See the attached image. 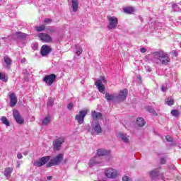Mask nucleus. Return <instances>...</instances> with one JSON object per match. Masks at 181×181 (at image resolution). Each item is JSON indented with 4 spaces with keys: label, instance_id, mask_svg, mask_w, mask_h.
<instances>
[{
    "label": "nucleus",
    "instance_id": "f257e3e1",
    "mask_svg": "<svg viewBox=\"0 0 181 181\" xmlns=\"http://www.w3.org/2000/svg\"><path fill=\"white\" fill-rule=\"evenodd\" d=\"M153 54L155 56L156 59H158L162 63V64H168L169 63V55H168V53L164 52L163 51H158L153 53Z\"/></svg>",
    "mask_w": 181,
    "mask_h": 181
},
{
    "label": "nucleus",
    "instance_id": "f03ea898",
    "mask_svg": "<svg viewBox=\"0 0 181 181\" xmlns=\"http://www.w3.org/2000/svg\"><path fill=\"white\" fill-rule=\"evenodd\" d=\"M64 156L63 153H59L54 158H52L49 162L47 164V168H52V166H57L63 162V157Z\"/></svg>",
    "mask_w": 181,
    "mask_h": 181
},
{
    "label": "nucleus",
    "instance_id": "7ed1b4c3",
    "mask_svg": "<svg viewBox=\"0 0 181 181\" xmlns=\"http://www.w3.org/2000/svg\"><path fill=\"white\" fill-rule=\"evenodd\" d=\"M107 19L109 22L107 25V29L109 30H114V29H117V26H118V18L115 16H107Z\"/></svg>",
    "mask_w": 181,
    "mask_h": 181
},
{
    "label": "nucleus",
    "instance_id": "20e7f679",
    "mask_svg": "<svg viewBox=\"0 0 181 181\" xmlns=\"http://www.w3.org/2000/svg\"><path fill=\"white\" fill-rule=\"evenodd\" d=\"M87 114H88V111L87 110H80L78 114L75 116V119L79 125L84 124V118H86V115H87Z\"/></svg>",
    "mask_w": 181,
    "mask_h": 181
},
{
    "label": "nucleus",
    "instance_id": "39448f33",
    "mask_svg": "<svg viewBox=\"0 0 181 181\" xmlns=\"http://www.w3.org/2000/svg\"><path fill=\"white\" fill-rule=\"evenodd\" d=\"M65 141H66V138H64V136L57 139L53 142L54 151H60V148H62V145L64 144Z\"/></svg>",
    "mask_w": 181,
    "mask_h": 181
},
{
    "label": "nucleus",
    "instance_id": "423d86ee",
    "mask_svg": "<svg viewBox=\"0 0 181 181\" xmlns=\"http://www.w3.org/2000/svg\"><path fill=\"white\" fill-rule=\"evenodd\" d=\"M48 160H50V156H44V157L40 158L37 160L35 161L33 165L34 166H37V168H41V166L46 165Z\"/></svg>",
    "mask_w": 181,
    "mask_h": 181
},
{
    "label": "nucleus",
    "instance_id": "0eeeda50",
    "mask_svg": "<svg viewBox=\"0 0 181 181\" xmlns=\"http://www.w3.org/2000/svg\"><path fill=\"white\" fill-rule=\"evenodd\" d=\"M13 116L15 121L17 122V124H20V125H22V124H24L25 119H23V117H22V116L19 113V111H18L17 110H13Z\"/></svg>",
    "mask_w": 181,
    "mask_h": 181
},
{
    "label": "nucleus",
    "instance_id": "6e6552de",
    "mask_svg": "<svg viewBox=\"0 0 181 181\" xmlns=\"http://www.w3.org/2000/svg\"><path fill=\"white\" fill-rule=\"evenodd\" d=\"M43 81L47 84V86H52V84L56 81V74H52L45 76L43 78Z\"/></svg>",
    "mask_w": 181,
    "mask_h": 181
},
{
    "label": "nucleus",
    "instance_id": "1a4fd4ad",
    "mask_svg": "<svg viewBox=\"0 0 181 181\" xmlns=\"http://www.w3.org/2000/svg\"><path fill=\"white\" fill-rule=\"evenodd\" d=\"M105 175L109 179H115L118 176V173L116 170L109 168L105 170Z\"/></svg>",
    "mask_w": 181,
    "mask_h": 181
},
{
    "label": "nucleus",
    "instance_id": "9d476101",
    "mask_svg": "<svg viewBox=\"0 0 181 181\" xmlns=\"http://www.w3.org/2000/svg\"><path fill=\"white\" fill-rule=\"evenodd\" d=\"M41 56L45 57L47 56L49 54L52 53V47L47 45H44L41 47L40 50Z\"/></svg>",
    "mask_w": 181,
    "mask_h": 181
},
{
    "label": "nucleus",
    "instance_id": "9b49d317",
    "mask_svg": "<svg viewBox=\"0 0 181 181\" xmlns=\"http://www.w3.org/2000/svg\"><path fill=\"white\" fill-rule=\"evenodd\" d=\"M38 37L40 39V40L45 42V43H52L53 41L52 37L47 33H40L38 34Z\"/></svg>",
    "mask_w": 181,
    "mask_h": 181
},
{
    "label": "nucleus",
    "instance_id": "f8f14e48",
    "mask_svg": "<svg viewBox=\"0 0 181 181\" xmlns=\"http://www.w3.org/2000/svg\"><path fill=\"white\" fill-rule=\"evenodd\" d=\"M128 95V89L124 88L122 90H120L118 95L116 96L117 100L118 101H124L127 99V96Z\"/></svg>",
    "mask_w": 181,
    "mask_h": 181
},
{
    "label": "nucleus",
    "instance_id": "ddd939ff",
    "mask_svg": "<svg viewBox=\"0 0 181 181\" xmlns=\"http://www.w3.org/2000/svg\"><path fill=\"white\" fill-rule=\"evenodd\" d=\"M92 128L96 132L97 135H99V134H101L103 132V129L101 128V125H100V123L98 122H93L92 123Z\"/></svg>",
    "mask_w": 181,
    "mask_h": 181
},
{
    "label": "nucleus",
    "instance_id": "4468645a",
    "mask_svg": "<svg viewBox=\"0 0 181 181\" xmlns=\"http://www.w3.org/2000/svg\"><path fill=\"white\" fill-rule=\"evenodd\" d=\"M95 86H97L98 91L102 94H105V86L103 84L101 80H98L95 83Z\"/></svg>",
    "mask_w": 181,
    "mask_h": 181
},
{
    "label": "nucleus",
    "instance_id": "2eb2a0df",
    "mask_svg": "<svg viewBox=\"0 0 181 181\" xmlns=\"http://www.w3.org/2000/svg\"><path fill=\"white\" fill-rule=\"evenodd\" d=\"M10 107H15L18 103V99L16 98V96L15 95V93H12L10 94Z\"/></svg>",
    "mask_w": 181,
    "mask_h": 181
},
{
    "label": "nucleus",
    "instance_id": "dca6fc26",
    "mask_svg": "<svg viewBox=\"0 0 181 181\" xmlns=\"http://www.w3.org/2000/svg\"><path fill=\"white\" fill-rule=\"evenodd\" d=\"M92 118L94 121H95V119H100L103 118V114L101 112H98L94 110L93 112H92Z\"/></svg>",
    "mask_w": 181,
    "mask_h": 181
},
{
    "label": "nucleus",
    "instance_id": "f3484780",
    "mask_svg": "<svg viewBox=\"0 0 181 181\" xmlns=\"http://www.w3.org/2000/svg\"><path fill=\"white\" fill-rule=\"evenodd\" d=\"M123 11L124 12V13L131 15V14L134 13V12L135 11V9L132 6H128V7L124 8Z\"/></svg>",
    "mask_w": 181,
    "mask_h": 181
},
{
    "label": "nucleus",
    "instance_id": "a211bd4d",
    "mask_svg": "<svg viewBox=\"0 0 181 181\" xmlns=\"http://www.w3.org/2000/svg\"><path fill=\"white\" fill-rule=\"evenodd\" d=\"M149 175L151 179H155V177H158V176H159V170H158V169H154L149 173Z\"/></svg>",
    "mask_w": 181,
    "mask_h": 181
},
{
    "label": "nucleus",
    "instance_id": "6ab92c4d",
    "mask_svg": "<svg viewBox=\"0 0 181 181\" xmlns=\"http://www.w3.org/2000/svg\"><path fill=\"white\" fill-rule=\"evenodd\" d=\"M72 8H73V12H76L77 9H78V5L79 2L78 0H72Z\"/></svg>",
    "mask_w": 181,
    "mask_h": 181
},
{
    "label": "nucleus",
    "instance_id": "aec40b11",
    "mask_svg": "<svg viewBox=\"0 0 181 181\" xmlns=\"http://www.w3.org/2000/svg\"><path fill=\"white\" fill-rule=\"evenodd\" d=\"M110 151L104 150V149H98L97 151V155L98 156H105V155H108Z\"/></svg>",
    "mask_w": 181,
    "mask_h": 181
},
{
    "label": "nucleus",
    "instance_id": "412c9836",
    "mask_svg": "<svg viewBox=\"0 0 181 181\" xmlns=\"http://www.w3.org/2000/svg\"><path fill=\"white\" fill-rule=\"evenodd\" d=\"M136 124L138 127H144L146 124L145 119L142 117H139L136 119Z\"/></svg>",
    "mask_w": 181,
    "mask_h": 181
},
{
    "label": "nucleus",
    "instance_id": "4be33fe9",
    "mask_svg": "<svg viewBox=\"0 0 181 181\" xmlns=\"http://www.w3.org/2000/svg\"><path fill=\"white\" fill-rule=\"evenodd\" d=\"M4 62L6 63L7 67H11V65L12 64V59L8 57V55H6L4 58Z\"/></svg>",
    "mask_w": 181,
    "mask_h": 181
},
{
    "label": "nucleus",
    "instance_id": "5701e85b",
    "mask_svg": "<svg viewBox=\"0 0 181 181\" xmlns=\"http://www.w3.org/2000/svg\"><path fill=\"white\" fill-rule=\"evenodd\" d=\"M98 159H100V157H95L91 158L88 163L89 166H93V165L95 163H100V161H98Z\"/></svg>",
    "mask_w": 181,
    "mask_h": 181
},
{
    "label": "nucleus",
    "instance_id": "b1692460",
    "mask_svg": "<svg viewBox=\"0 0 181 181\" xmlns=\"http://www.w3.org/2000/svg\"><path fill=\"white\" fill-rule=\"evenodd\" d=\"M13 171V168L8 167L4 170V175L6 177H8V176H11Z\"/></svg>",
    "mask_w": 181,
    "mask_h": 181
},
{
    "label": "nucleus",
    "instance_id": "393cba45",
    "mask_svg": "<svg viewBox=\"0 0 181 181\" xmlns=\"http://www.w3.org/2000/svg\"><path fill=\"white\" fill-rule=\"evenodd\" d=\"M8 75L6 74H3L0 72V80H2L4 83H6L8 80Z\"/></svg>",
    "mask_w": 181,
    "mask_h": 181
},
{
    "label": "nucleus",
    "instance_id": "a878e982",
    "mask_svg": "<svg viewBox=\"0 0 181 181\" xmlns=\"http://www.w3.org/2000/svg\"><path fill=\"white\" fill-rule=\"evenodd\" d=\"M165 103L168 105H173L175 104V99H173L172 97H170L165 100Z\"/></svg>",
    "mask_w": 181,
    "mask_h": 181
},
{
    "label": "nucleus",
    "instance_id": "bb28decb",
    "mask_svg": "<svg viewBox=\"0 0 181 181\" xmlns=\"http://www.w3.org/2000/svg\"><path fill=\"white\" fill-rule=\"evenodd\" d=\"M16 35L18 39H25L28 37V34L23 33H16Z\"/></svg>",
    "mask_w": 181,
    "mask_h": 181
},
{
    "label": "nucleus",
    "instance_id": "cd10ccee",
    "mask_svg": "<svg viewBox=\"0 0 181 181\" xmlns=\"http://www.w3.org/2000/svg\"><path fill=\"white\" fill-rule=\"evenodd\" d=\"M119 138H121L122 141H123V142H125L126 144H128L129 141L128 137H127V134H119Z\"/></svg>",
    "mask_w": 181,
    "mask_h": 181
},
{
    "label": "nucleus",
    "instance_id": "c85d7f7f",
    "mask_svg": "<svg viewBox=\"0 0 181 181\" xmlns=\"http://www.w3.org/2000/svg\"><path fill=\"white\" fill-rule=\"evenodd\" d=\"M1 122L2 124H4V125H6V127H9V125H11V123L8 121L6 117H2Z\"/></svg>",
    "mask_w": 181,
    "mask_h": 181
},
{
    "label": "nucleus",
    "instance_id": "c756f323",
    "mask_svg": "<svg viewBox=\"0 0 181 181\" xmlns=\"http://www.w3.org/2000/svg\"><path fill=\"white\" fill-rule=\"evenodd\" d=\"M43 125H47L50 122V116H47L45 117V119L42 120Z\"/></svg>",
    "mask_w": 181,
    "mask_h": 181
},
{
    "label": "nucleus",
    "instance_id": "7c9ffc66",
    "mask_svg": "<svg viewBox=\"0 0 181 181\" xmlns=\"http://www.w3.org/2000/svg\"><path fill=\"white\" fill-rule=\"evenodd\" d=\"M114 97H115L114 95H110L108 93H105V98H106V100H107V101H111V100H114Z\"/></svg>",
    "mask_w": 181,
    "mask_h": 181
},
{
    "label": "nucleus",
    "instance_id": "2f4dec72",
    "mask_svg": "<svg viewBox=\"0 0 181 181\" xmlns=\"http://www.w3.org/2000/svg\"><path fill=\"white\" fill-rule=\"evenodd\" d=\"M171 115L173 117H179V115H180V112H179V111L177 110H173L171 111Z\"/></svg>",
    "mask_w": 181,
    "mask_h": 181
},
{
    "label": "nucleus",
    "instance_id": "473e14b6",
    "mask_svg": "<svg viewBox=\"0 0 181 181\" xmlns=\"http://www.w3.org/2000/svg\"><path fill=\"white\" fill-rule=\"evenodd\" d=\"M45 29H46V26L45 25H40V26L36 27L37 32H43Z\"/></svg>",
    "mask_w": 181,
    "mask_h": 181
},
{
    "label": "nucleus",
    "instance_id": "72a5a7b5",
    "mask_svg": "<svg viewBox=\"0 0 181 181\" xmlns=\"http://www.w3.org/2000/svg\"><path fill=\"white\" fill-rule=\"evenodd\" d=\"M54 104V101H53L52 99H50L47 103V107H53V105Z\"/></svg>",
    "mask_w": 181,
    "mask_h": 181
},
{
    "label": "nucleus",
    "instance_id": "f704fd0d",
    "mask_svg": "<svg viewBox=\"0 0 181 181\" xmlns=\"http://www.w3.org/2000/svg\"><path fill=\"white\" fill-rule=\"evenodd\" d=\"M165 139L168 141V142H173V138L169 135L165 136Z\"/></svg>",
    "mask_w": 181,
    "mask_h": 181
},
{
    "label": "nucleus",
    "instance_id": "c9c22d12",
    "mask_svg": "<svg viewBox=\"0 0 181 181\" xmlns=\"http://www.w3.org/2000/svg\"><path fill=\"white\" fill-rule=\"evenodd\" d=\"M160 164L161 165H165L166 164V158H161L160 160Z\"/></svg>",
    "mask_w": 181,
    "mask_h": 181
},
{
    "label": "nucleus",
    "instance_id": "e433bc0d",
    "mask_svg": "<svg viewBox=\"0 0 181 181\" xmlns=\"http://www.w3.org/2000/svg\"><path fill=\"white\" fill-rule=\"evenodd\" d=\"M81 53H83V49L78 48V49L76 52V54H77V56H80V54H81Z\"/></svg>",
    "mask_w": 181,
    "mask_h": 181
},
{
    "label": "nucleus",
    "instance_id": "4c0bfd02",
    "mask_svg": "<svg viewBox=\"0 0 181 181\" xmlns=\"http://www.w3.org/2000/svg\"><path fill=\"white\" fill-rule=\"evenodd\" d=\"M73 107H74V104H73V103H70L67 105L68 110H73Z\"/></svg>",
    "mask_w": 181,
    "mask_h": 181
},
{
    "label": "nucleus",
    "instance_id": "58836bf2",
    "mask_svg": "<svg viewBox=\"0 0 181 181\" xmlns=\"http://www.w3.org/2000/svg\"><path fill=\"white\" fill-rule=\"evenodd\" d=\"M173 57H177V56H178L177 50L173 51Z\"/></svg>",
    "mask_w": 181,
    "mask_h": 181
},
{
    "label": "nucleus",
    "instance_id": "ea45409f",
    "mask_svg": "<svg viewBox=\"0 0 181 181\" xmlns=\"http://www.w3.org/2000/svg\"><path fill=\"white\" fill-rule=\"evenodd\" d=\"M45 23H52V19L50 18H46L44 20Z\"/></svg>",
    "mask_w": 181,
    "mask_h": 181
},
{
    "label": "nucleus",
    "instance_id": "a19ab883",
    "mask_svg": "<svg viewBox=\"0 0 181 181\" xmlns=\"http://www.w3.org/2000/svg\"><path fill=\"white\" fill-rule=\"evenodd\" d=\"M122 181H129V177L128 176H124L122 177Z\"/></svg>",
    "mask_w": 181,
    "mask_h": 181
},
{
    "label": "nucleus",
    "instance_id": "79ce46f5",
    "mask_svg": "<svg viewBox=\"0 0 181 181\" xmlns=\"http://www.w3.org/2000/svg\"><path fill=\"white\" fill-rule=\"evenodd\" d=\"M33 50H37V45L33 44L32 47Z\"/></svg>",
    "mask_w": 181,
    "mask_h": 181
},
{
    "label": "nucleus",
    "instance_id": "37998d69",
    "mask_svg": "<svg viewBox=\"0 0 181 181\" xmlns=\"http://www.w3.org/2000/svg\"><path fill=\"white\" fill-rule=\"evenodd\" d=\"M140 52H141V53H145V52H146V48H145V47H141V48L140 49Z\"/></svg>",
    "mask_w": 181,
    "mask_h": 181
},
{
    "label": "nucleus",
    "instance_id": "c03bdc74",
    "mask_svg": "<svg viewBox=\"0 0 181 181\" xmlns=\"http://www.w3.org/2000/svg\"><path fill=\"white\" fill-rule=\"evenodd\" d=\"M161 90L162 91H163V93H166V91H168V88L165 86H162Z\"/></svg>",
    "mask_w": 181,
    "mask_h": 181
},
{
    "label": "nucleus",
    "instance_id": "a18cd8bd",
    "mask_svg": "<svg viewBox=\"0 0 181 181\" xmlns=\"http://www.w3.org/2000/svg\"><path fill=\"white\" fill-rule=\"evenodd\" d=\"M17 158H18V159H22V158H23V156H22V153H18L17 154Z\"/></svg>",
    "mask_w": 181,
    "mask_h": 181
},
{
    "label": "nucleus",
    "instance_id": "49530a36",
    "mask_svg": "<svg viewBox=\"0 0 181 181\" xmlns=\"http://www.w3.org/2000/svg\"><path fill=\"white\" fill-rule=\"evenodd\" d=\"M101 80H102V81H103V83H107V81L105 80V78L102 77Z\"/></svg>",
    "mask_w": 181,
    "mask_h": 181
},
{
    "label": "nucleus",
    "instance_id": "de8ad7c7",
    "mask_svg": "<svg viewBox=\"0 0 181 181\" xmlns=\"http://www.w3.org/2000/svg\"><path fill=\"white\" fill-rule=\"evenodd\" d=\"M49 32H50V33H54V32H56V30L51 29V30H49Z\"/></svg>",
    "mask_w": 181,
    "mask_h": 181
},
{
    "label": "nucleus",
    "instance_id": "09e8293b",
    "mask_svg": "<svg viewBox=\"0 0 181 181\" xmlns=\"http://www.w3.org/2000/svg\"><path fill=\"white\" fill-rule=\"evenodd\" d=\"M153 115H158V113H156V111H153Z\"/></svg>",
    "mask_w": 181,
    "mask_h": 181
},
{
    "label": "nucleus",
    "instance_id": "8fccbe9b",
    "mask_svg": "<svg viewBox=\"0 0 181 181\" xmlns=\"http://www.w3.org/2000/svg\"><path fill=\"white\" fill-rule=\"evenodd\" d=\"M52 176H49V177H47V180H52Z\"/></svg>",
    "mask_w": 181,
    "mask_h": 181
},
{
    "label": "nucleus",
    "instance_id": "3c124183",
    "mask_svg": "<svg viewBox=\"0 0 181 181\" xmlns=\"http://www.w3.org/2000/svg\"><path fill=\"white\" fill-rule=\"evenodd\" d=\"M25 60V58H23V59H21V62H24Z\"/></svg>",
    "mask_w": 181,
    "mask_h": 181
}]
</instances>
